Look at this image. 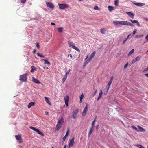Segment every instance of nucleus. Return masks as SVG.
<instances>
[{
    "mask_svg": "<svg viewBox=\"0 0 148 148\" xmlns=\"http://www.w3.org/2000/svg\"><path fill=\"white\" fill-rule=\"evenodd\" d=\"M136 23V24L139 27V26H140V24L139 23V22L138 21H137V22Z\"/></svg>",
    "mask_w": 148,
    "mask_h": 148,
    "instance_id": "51",
    "label": "nucleus"
},
{
    "mask_svg": "<svg viewBox=\"0 0 148 148\" xmlns=\"http://www.w3.org/2000/svg\"><path fill=\"white\" fill-rule=\"evenodd\" d=\"M113 79L114 77L113 76H112L111 77L110 80L109 81L108 84V86H110L112 82Z\"/></svg>",
    "mask_w": 148,
    "mask_h": 148,
    "instance_id": "22",
    "label": "nucleus"
},
{
    "mask_svg": "<svg viewBox=\"0 0 148 148\" xmlns=\"http://www.w3.org/2000/svg\"><path fill=\"white\" fill-rule=\"evenodd\" d=\"M32 81L34 83L37 84H40V82L38 80L36 79L35 77H33L32 78Z\"/></svg>",
    "mask_w": 148,
    "mask_h": 148,
    "instance_id": "16",
    "label": "nucleus"
},
{
    "mask_svg": "<svg viewBox=\"0 0 148 148\" xmlns=\"http://www.w3.org/2000/svg\"><path fill=\"white\" fill-rule=\"evenodd\" d=\"M45 112L46 115H49V112H48L45 111Z\"/></svg>",
    "mask_w": 148,
    "mask_h": 148,
    "instance_id": "59",
    "label": "nucleus"
},
{
    "mask_svg": "<svg viewBox=\"0 0 148 148\" xmlns=\"http://www.w3.org/2000/svg\"><path fill=\"white\" fill-rule=\"evenodd\" d=\"M93 128L92 127H90V130L89 131V132L88 134V137H90V136L92 134L93 131Z\"/></svg>",
    "mask_w": 148,
    "mask_h": 148,
    "instance_id": "21",
    "label": "nucleus"
},
{
    "mask_svg": "<svg viewBox=\"0 0 148 148\" xmlns=\"http://www.w3.org/2000/svg\"><path fill=\"white\" fill-rule=\"evenodd\" d=\"M46 4L47 6L50 8L51 9H53L54 8V6L53 5L52 3L50 2H46Z\"/></svg>",
    "mask_w": 148,
    "mask_h": 148,
    "instance_id": "11",
    "label": "nucleus"
},
{
    "mask_svg": "<svg viewBox=\"0 0 148 148\" xmlns=\"http://www.w3.org/2000/svg\"><path fill=\"white\" fill-rule=\"evenodd\" d=\"M133 4L138 7H141L144 5V4L143 3L140 2H136L135 1L133 2Z\"/></svg>",
    "mask_w": 148,
    "mask_h": 148,
    "instance_id": "13",
    "label": "nucleus"
},
{
    "mask_svg": "<svg viewBox=\"0 0 148 148\" xmlns=\"http://www.w3.org/2000/svg\"><path fill=\"white\" fill-rule=\"evenodd\" d=\"M70 69H69L68 70H67V71H66V73L67 74H69L70 72Z\"/></svg>",
    "mask_w": 148,
    "mask_h": 148,
    "instance_id": "52",
    "label": "nucleus"
},
{
    "mask_svg": "<svg viewBox=\"0 0 148 148\" xmlns=\"http://www.w3.org/2000/svg\"><path fill=\"white\" fill-rule=\"evenodd\" d=\"M82 102V99H80V101H79V102L80 103H81Z\"/></svg>",
    "mask_w": 148,
    "mask_h": 148,
    "instance_id": "64",
    "label": "nucleus"
},
{
    "mask_svg": "<svg viewBox=\"0 0 148 148\" xmlns=\"http://www.w3.org/2000/svg\"><path fill=\"white\" fill-rule=\"evenodd\" d=\"M121 25L130 26L132 27L134 26V25L133 24L127 21H121Z\"/></svg>",
    "mask_w": 148,
    "mask_h": 148,
    "instance_id": "5",
    "label": "nucleus"
},
{
    "mask_svg": "<svg viewBox=\"0 0 148 148\" xmlns=\"http://www.w3.org/2000/svg\"><path fill=\"white\" fill-rule=\"evenodd\" d=\"M141 58V56H138L134 59V60H135L136 62H137Z\"/></svg>",
    "mask_w": 148,
    "mask_h": 148,
    "instance_id": "28",
    "label": "nucleus"
},
{
    "mask_svg": "<svg viewBox=\"0 0 148 148\" xmlns=\"http://www.w3.org/2000/svg\"><path fill=\"white\" fill-rule=\"evenodd\" d=\"M135 38H140L139 36L137 35L135 36Z\"/></svg>",
    "mask_w": 148,
    "mask_h": 148,
    "instance_id": "55",
    "label": "nucleus"
},
{
    "mask_svg": "<svg viewBox=\"0 0 148 148\" xmlns=\"http://www.w3.org/2000/svg\"><path fill=\"white\" fill-rule=\"evenodd\" d=\"M148 70V66L145 69L143 70V72H144L145 71H147Z\"/></svg>",
    "mask_w": 148,
    "mask_h": 148,
    "instance_id": "43",
    "label": "nucleus"
},
{
    "mask_svg": "<svg viewBox=\"0 0 148 148\" xmlns=\"http://www.w3.org/2000/svg\"><path fill=\"white\" fill-rule=\"evenodd\" d=\"M64 119H63V118L62 117H61V119L58 121V123L60 124H61V125H62L63 123H64Z\"/></svg>",
    "mask_w": 148,
    "mask_h": 148,
    "instance_id": "19",
    "label": "nucleus"
},
{
    "mask_svg": "<svg viewBox=\"0 0 148 148\" xmlns=\"http://www.w3.org/2000/svg\"><path fill=\"white\" fill-rule=\"evenodd\" d=\"M118 0H115L114 1V4L116 6L118 5Z\"/></svg>",
    "mask_w": 148,
    "mask_h": 148,
    "instance_id": "37",
    "label": "nucleus"
},
{
    "mask_svg": "<svg viewBox=\"0 0 148 148\" xmlns=\"http://www.w3.org/2000/svg\"><path fill=\"white\" fill-rule=\"evenodd\" d=\"M31 68H32V69L30 70L31 72L33 73V72L35 71L36 70V68L34 66H32L31 67Z\"/></svg>",
    "mask_w": 148,
    "mask_h": 148,
    "instance_id": "25",
    "label": "nucleus"
},
{
    "mask_svg": "<svg viewBox=\"0 0 148 148\" xmlns=\"http://www.w3.org/2000/svg\"><path fill=\"white\" fill-rule=\"evenodd\" d=\"M36 47L38 49H39L40 47V45L38 43H36Z\"/></svg>",
    "mask_w": 148,
    "mask_h": 148,
    "instance_id": "50",
    "label": "nucleus"
},
{
    "mask_svg": "<svg viewBox=\"0 0 148 148\" xmlns=\"http://www.w3.org/2000/svg\"><path fill=\"white\" fill-rule=\"evenodd\" d=\"M84 94L83 93H82L80 96V99H81V100L82 99L84 98Z\"/></svg>",
    "mask_w": 148,
    "mask_h": 148,
    "instance_id": "38",
    "label": "nucleus"
},
{
    "mask_svg": "<svg viewBox=\"0 0 148 148\" xmlns=\"http://www.w3.org/2000/svg\"><path fill=\"white\" fill-rule=\"evenodd\" d=\"M128 40V39L127 38H126L123 41V44H124L125 43V42L127 41V40Z\"/></svg>",
    "mask_w": 148,
    "mask_h": 148,
    "instance_id": "47",
    "label": "nucleus"
},
{
    "mask_svg": "<svg viewBox=\"0 0 148 148\" xmlns=\"http://www.w3.org/2000/svg\"><path fill=\"white\" fill-rule=\"evenodd\" d=\"M113 23L114 25H118L120 24V21H113Z\"/></svg>",
    "mask_w": 148,
    "mask_h": 148,
    "instance_id": "27",
    "label": "nucleus"
},
{
    "mask_svg": "<svg viewBox=\"0 0 148 148\" xmlns=\"http://www.w3.org/2000/svg\"><path fill=\"white\" fill-rule=\"evenodd\" d=\"M51 24L53 25H55V24L53 22H51Z\"/></svg>",
    "mask_w": 148,
    "mask_h": 148,
    "instance_id": "62",
    "label": "nucleus"
},
{
    "mask_svg": "<svg viewBox=\"0 0 148 148\" xmlns=\"http://www.w3.org/2000/svg\"><path fill=\"white\" fill-rule=\"evenodd\" d=\"M69 97L68 95H66L64 97L65 103L66 106L67 107L68 106V102L69 100Z\"/></svg>",
    "mask_w": 148,
    "mask_h": 148,
    "instance_id": "10",
    "label": "nucleus"
},
{
    "mask_svg": "<svg viewBox=\"0 0 148 148\" xmlns=\"http://www.w3.org/2000/svg\"><path fill=\"white\" fill-rule=\"evenodd\" d=\"M23 1H22L21 3L24 4L25 3V2H26V0H23Z\"/></svg>",
    "mask_w": 148,
    "mask_h": 148,
    "instance_id": "53",
    "label": "nucleus"
},
{
    "mask_svg": "<svg viewBox=\"0 0 148 148\" xmlns=\"http://www.w3.org/2000/svg\"><path fill=\"white\" fill-rule=\"evenodd\" d=\"M62 125H61V124H60L58 123L56 125V128L57 131H58L59 129L61 127Z\"/></svg>",
    "mask_w": 148,
    "mask_h": 148,
    "instance_id": "18",
    "label": "nucleus"
},
{
    "mask_svg": "<svg viewBox=\"0 0 148 148\" xmlns=\"http://www.w3.org/2000/svg\"><path fill=\"white\" fill-rule=\"evenodd\" d=\"M114 7L111 6H108V9L109 11L111 12L112 10H113Z\"/></svg>",
    "mask_w": 148,
    "mask_h": 148,
    "instance_id": "30",
    "label": "nucleus"
},
{
    "mask_svg": "<svg viewBox=\"0 0 148 148\" xmlns=\"http://www.w3.org/2000/svg\"><path fill=\"white\" fill-rule=\"evenodd\" d=\"M145 39L146 41H148V34L145 37Z\"/></svg>",
    "mask_w": 148,
    "mask_h": 148,
    "instance_id": "46",
    "label": "nucleus"
},
{
    "mask_svg": "<svg viewBox=\"0 0 148 148\" xmlns=\"http://www.w3.org/2000/svg\"><path fill=\"white\" fill-rule=\"evenodd\" d=\"M144 75L147 77H148V73L145 74H144Z\"/></svg>",
    "mask_w": 148,
    "mask_h": 148,
    "instance_id": "60",
    "label": "nucleus"
},
{
    "mask_svg": "<svg viewBox=\"0 0 148 148\" xmlns=\"http://www.w3.org/2000/svg\"><path fill=\"white\" fill-rule=\"evenodd\" d=\"M137 29H134L132 32L133 34V35L135 34L136 33V32H137Z\"/></svg>",
    "mask_w": 148,
    "mask_h": 148,
    "instance_id": "41",
    "label": "nucleus"
},
{
    "mask_svg": "<svg viewBox=\"0 0 148 148\" xmlns=\"http://www.w3.org/2000/svg\"><path fill=\"white\" fill-rule=\"evenodd\" d=\"M63 28L62 27H60L58 28V30L59 32L60 33L62 32Z\"/></svg>",
    "mask_w": 148,
    "mask_h": 148,
    "instance_id": "26",
    "label": "nucleus"
},
{
    "mask_svg": "<svg viewBox=\"0 0 148 148\" xmlns=\"http://www.w3.org/2000/svg\"><path fill=\"white\" fill-rule=\"evenodd\" d=\"M97 117L96 116L95 117V119H94V120H93V122H95V121H96V119H97Z\"/></svg>",
    "mask_w": 148,
    "mask_h": 148,
    "instance_id": "61",
    "label": "nucleus"
},
{
    "mask_svg": "<svg viewBox=\"0 0 148 148\" xmlns=\"http://www.w3.org/2000/svg\"><path fill=\"white\" fill-rule=\"evenodd\" d=\"M44 98L45 99L46 102L49 104L50 105H51V103L49 101V98L46 97H45Z\"/></svg>",
    "mask_w": 148,
    "mask_h": 148,
    "instance_id": "23",
    "label": "nucleus"
},
{
    "mask_svg": "<svg viewBox=\"0 0 148 148\" xmlns=\"http://www.w3.org/2000/svg\"><path fill=\"white\" fill-rule=\"evenodd\" d=\"M97 90L96 89V90H95V91L93 94V97L94 96L96 95V94H97Z\"/></svg>",
    "mask_w": 148,
    "mask_h": 148,
    "instance_id": "48",
    "label": "nucleus"
},
{
    "mask_svg": "<svg viewBox=\"0 0 148 148\" xmlns=\"http://www.w3.org/2000/svg\"><path fill=\"white\" fill-rule=\"evenodd\" d=\"M95 122L92 121V126L91 127H92L93 128H94V126L95 124Z\"/></svg>",
    "mask_w": 148,
    "mask_h": 148,
    "instance_id": "44",
    "label": "nucleus"
},
{
    "mask_svg": "<svg viewBox=\"0 0 148 148\" xmlns=\"http://www.w3.org/2000/svg\"><path fill=\"white\" fill-rule=\"evenodd\" d=\"M130 35H131V34H130L127 36V37L126 38H127V39H128L130 37Z\"/></svg>",
    "mask_w": 148,
    "mask_h": 148,
    "instance_id": "58",
    "label": "nucleus"
},
{
    "mask_svg": "<svg viewBox=\"0 0 148 148\" xmlns=\"http://www.w3.org/2000/svg\"><path fill=\"white\" fill-rule=\"evenodd\" d=\"M103 94L102 91V90H101L100 91V93L99 94V95L100 96H102V95Z\"/></svg>",
    "mask_w": 148,
    "mask_h": 148,
    "instance_id": "40",
    "label": "nucleus"
},
{
    "mask_svg": "<svg viewBox=\"0 0 148 148\" xmlns=\"http://www.w3.org/2000/svg\"><path fill=\"white\" fill-rule=\"evenodd\" d=\"M136 62V61L134 59L132 60V61L131 63L130 64V66H131V65L133 64H134L135 62Z\"/></svg>",
    "mask_w": 148,
    "mask_h": 148,
    "instance_id": "34",
    "label": "nucleus"
},
{
    "mask_svg": "<svg viewBox=\"0 0 148 148\" xmlns=\"http://www.w3.org/2000/svg\"><path fill=\"white\" fill-rule=\"evenodd\" d=\"M69 129H68L67 131L66 132V134L62 138V140L63 142H64L66 138L68 136V135L69 134Z\"/></svg>",
    "mask_w": 148,
    "mask_h": 148,
    "instance_id": "15",
    "label": "nucleus"
},
{
    "mask_svg": "<svg viewBox=\"0 0 148 148\" xmlns=\"http://www.w3.org/2000/svg\"><path fill=\"white\" fill-rule=\"evenodd\" d=\"M29 128L37 132V133L38 134L42 136H44V134L38 129L32 126H30L29 127Z\"/></svg>",
    "mask_w": 148,
    "mask_h": 148,
    "instance_id": "3",
    "label": "nucleus"
},
{
    "mask_svg": "<svg viewBox=\"0 0 148 148\" xmlns=\"http://www.w3.org/2000/svg\"><path fill=\"white\" fill-rule=\"evenodd\" d=\"M131 127L132 128H133L136 131H138V130L137 128L136 127L134 126V125H131Z\"/></svg>",
    "mask_w": 148,
    "mask_h": 148,
    "instance_id": "32",
    "label": "nucleus"
},
{
    "mask_svg": "<svg viewBox=\"0 0 148 148\" xmlns=\"http://www.w3.org/2000/svg\"><path fill=\"white\" fill-rule=\"evenodd\" d=\"M128 65V63H127L124 66V68H125L127 67Z\"/></svg>",
    "mask_w": 148,
    "mask_h": 148,
    "instance_id": "42",
    "label": "nucleus"
},
{
    "mask_svg": "<svg viewBox=\"0 0 148 148\" xmlns=\"http://www.w3.org/2000/svg\"><path fill=\"white\" fill-rule=\"evenodd\" d=\"M137 21H138L137 20H133L132 23H136L137 22Z\"/></svg>",
    "mask_w": 148,
    "mask_h": 148,
    "instance_id": "49",
    "label": "nucleus"
},
{
    "mask_svg": "<svg viewBox=\"0 0 148 148\" xmlns=\"http://www.w3.org/2000/svg\"><path fill=\"white\" fill-rule=\"evenodd\" d=\"M95 53L96 52L95 51L92 52V53L91 54L89 58L85 61V64H88L92 60L95 56Z\"/></svg>",
    "mask_w": 148,
    "mask_h": 148,
    "instance_id": "4",
    "label": "nucleus"
},
{
    "mask_svg": "<svg viewBox=\"0 0 148 148\" xmlns=\"http://www.w3.org/2000/svg\"><path fill=\"white\" fill-rule=\"evenodd\" d=\"M88 109V105L87 104L86 107L84 108L82 113V115L84 116H85L87 112Z\"/></svg>",
    "mask_w": 148,
    "mask_h": 148,
    "instance_id": "8",
    "label": "nucleus"
},
{
    "mask_svg": "<svg viewBox=\"0 0 148 148\" xmlns=\"http://www.w3.org/2000/svg\"><path fill=\"white\" fill-rule=\"evenodd\" d=\"M134 49H132L128 53L127 55L128 56H129L132 55L134 52Z\"/></svg>",
    "mask_w": 148,
    "mask_h": 148,
    "instance_id": "24",
    "label": "nucleus"
},
{
    "mask_svg": "<svg viewBox=\"0 0 148 148\" xmlns=\"http://www.w3.org/2000/svg\"><path fill=\"white\" fill-rule=\"evenodd\" d=\"M43 68H44V69H49L48 67H45V66L44 67H43Z\"/></svg>",
    "mask_w": 148,
    "mask_h": 148,
    "instance_id": "63",
    "label": "nucleus"
},
{
    "mask_svg": "<svg viewBox=\"0 0 148 148\" xmlns=\"http://www.w3.org/2000/svg\"><path fill=\"white\" fill-rule=\"evenodd\" d=\"M15 137L16 139L19 141L20 143H21L22 142V139L21 138V136L20 135H16Z\"/></svg>",
    "mask_w": 148,
    "mask_h": 148,
    "instance_id": "14",
    "label": "nucleus"
},
{
    "mask_svg": "<svg viewBox=\"0 0 148 148\" xmlns=\"http://www.w3.org/2000/svg\"><path fill=\"white\" fill-rule=\"evenodd\" d=\"M106 30H105V29L104 28L101 29H100V32L101 33L103 34H104L105 33V32Z\"/></svg>",
    "mask_w": 148,
    "mask_h": 148,
    "instance_id": "31",
    "label": "nucleus"
},
{
    "mask_svg": "<svg viewBox=\"0 0 148 148\" xmlns=\"http://www.w3.org/2000/svg\"><path fill=\"white\" fill-rule=\"evenodd\" d=\"M35 104V103L34 102H31L28 104L27 107L28 108H31L32 106H34Z\"/></svg>",
    "mask_w": 148,
    "mask_h": 148,
    "instance_id": "20",
    "label": "nucleus"
},
{
    "mask_svg": "<svg viewBox=\"0 0 148 148\" xmlns=\"http://www.w3.org/2000/svg\"><path fill=\"white\" fill-rule=\"evenodd\" d=\"M126 14L132 18L133 19L134 18V14L131 12H126Z\"/></svg>",
    "mask_w": 148,
    "mask_h": 148,
    "instance_id": "12",
    "label": "nucleus"
},
{
    "mask_svg": "<svg viewBox=\"0 0 148 148\" xmlns=\"http://www.w3.org/2000/svg\"><path fill=\"white\" fill-rule=\"evenodd\" d=\"M101 97V96H99L98 97V98L97 99V100L99 101Z\"/></svg>",
    "mask_w": 148,
    "mask_h": 148,
    "instance_id": "56",
    "label": "nucleus"
},
{
    "mask_svg": "<svg viewBox=\"0 0 148 148\" xmlns=\"http://www.w3.org/2000/svg\"><path fill=\"white\" fill-rule=\"evenodd\" d=\"M43 60L45 61V62H44L45 64H48L49 65H50V62L49 61H48L47 60H46L45 59H43Z\"/></svg>",
    "mask_w": 148,
    "mask_h": 148,
    "instance_id": "29",
    "label": "nucleus"
},
{
    "mask_svg": "<svg viewBox=\"0 0 148 148\" xmlns=\"http://www.w3.org/2000/svg\"><path fill=\"white\" fill-rule=\"evenodd\" d=\"M68 43L69 47L74 49L78 52H80V50L77 47L75 46L74 43H72L69 41H68Z\"/></svg>",
    "mask_w": 148,
    "mask_h": 148,
    "instance_id": "2",
    "label": "nucleus"
},
{
    "mask_svg": "<svg viewBox=\"0 0 148 148\" xmlns=\"http://www.w3.org/2000/svg\"><path fill=\"white\" fill-rule=\"evenodd\" d=\"M110 86L107 85V86L106 88V90L107 91H108L109 90Z\"/></svg>",
    "mask_w": 148,
    "mask_h": 148,
    "instance_id": "45",
    "label": "nucleus"
},
{
    "mask_svg": "<svg viewBox=\"0 0 148 148\" xmlns=\"http://www.w3.org/2000/svg\"><path fill=\"white\" fill-rule=\"evenodd\" d=\"M136 146L139 148H145V147L143 146L140 144H137Z\"/></svg>",
    "mask_w": 148,
    "mask_h": 148,
    "instance_id": "33",
    "label": "nucleus"
},
{
    "mask_svg": "<svg viewBox=\"0 0 148 148\" xmlns=\"http://www.w3.org/2000/svg\"><path fill=\"white\" fill-rule=\"evenodd\" d=\"M19 80L21 82H26L27 80V75L26 74L21 75L20 76Z\"/></svg>",
    "mask_w": 148,
    "mask_h": 148,
    "instance_id": "1",
    "label": "nucleus"
},
{
    "mask_svg": "<svg viewBox=\"0 0 148 148\" xmlns=\"http://www.w3.org/2000/svg\"><path fill=\"white\" fill-rule=\"evenodd\" d=\"M75 137H73L72 138L69 140L70 142L69 145V148H70V147H72L73 145L75 143Z\"/></svg>",
    "mask_w": 148,
    "mask_h": 148,
    "instance_id": "7",
    "label": "nucleus"
},
{
    "mask_svg": "<svg viewBox=\"0 0 148 148\" xmlns=\"http://www.w3.org/2000/svg\"><path fill=\"white\" fill-rule=\"evenodd\" d=\"M139 36L140 38L143 37V36H144V35H143V34H141V35H139Z\"/></svg>",
    "mask_w": 148,
    "mask_h": 148,
    "instance_id": "57",
    "label": "nucleus"
},
{
    "mask_svg": "<svg viewBox=\"0 0 148 148\" xmlns=\"http://www.w3.org/2000/svg\"><path fill=\"white\" fill-rule=\"evenodd\" d=\"M99 127H99V125H97V126L96 127V129L97 130H98L99 129Z\"/></svg>",
    "mask_w": 148,
    "mask_h": 148,
    "instance_id": "54",
    "label": "nucleus"
},
{
    "mask_svg": "<svg viewBox=\"0 0 148 148\" xmlns=\"http://www.w3.org/2000/svg\"><path fill=\"white\" fill-rule=\"evenodd\" d=\"M37 55L38 56L41 58H44L45 57L43 55H42L40 54L39 53H38Z\"/></svg>",
    "mask_w": 148,
    "mask_h": 148,
    "instance_id": "36",
    "label": "nucleus"
},
{
    "mask_svg": "<svg viewBox=\"0 0 148 148\" xmlns=\"http://www.w3.org/2000/svg\"><path fill=\"white\" fill-rule=\"evenodd\" d=\"M79 111V110L78 109H77L75 111H73L72 116L73 119H75L76 117L77 114L78 113Z\"/></svg>",
    "mask_w": 148,
    "mask_h": 148,
    "instance_id": "9",
    "label": "nucleus"
},
{
    "mask_svg": "<svg viewBox=\"0 0 148 148\" xmlns=\"http://www.w3.org/2000/svg\"><path fill=\"white\" fill-rule=\"evenodd\" d=\"M94 9L95 10H99V8L98 6L97 5H95V6H94Z\"/></svg>",
    "mask_w": 148,
    "mask_h": 148,
    "instance_id": "39",
    "label": "nucleus"
},
{
    "mask_svg": "<svg viewBox=\"0 0 148 148\" xmlns=\"http://www.w3.org/2000/svg\"><path fill=\"white\" fill-rule=\"evenodd\" d=\"M67 77L64 76V77L63 78L62 80V82L63 83H64V82L67 79Z\"/></svg>",
    "mask_w": 148,
    "mask_h": 148,
    "instance_id": "35",
    "label": "nucleus"
},
{
    "mask_svg": "<svg viewBox=\"0 0 148 148\" xmlns=\"http://www.w3.org/2000/svg\"><path fill=\"white\" fill-rule=\"evenodd\" d=\"M138 128L139 130H138V131H137V132H143L145 131V130L144 128L139 125H138Z\"/></svg>",
    "mask_w": 148,
    "mask_h": 148,
    "instance_id": "17",
    "label": "nucleus"
},
{
    "mask_svg": "<svg viewBox=\"0 0 148 148\" xmlns=\"http://www.w3.org/2000/svg\"><path fill=\"white\" fill-rule=\"evenodd\" d=\"M59 6V8L60 9H66L69 7L68 5L65 4H58Z\"/></svg>",
    "mask_w": 148,
    "mask_h": 148,
    "instance_id": "6",
    "label": "nucleus"
}]
</instances>
